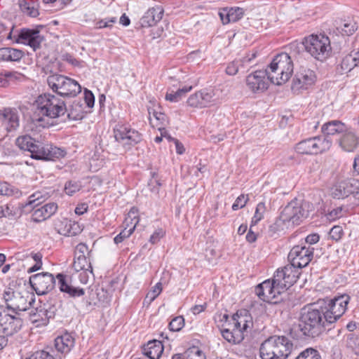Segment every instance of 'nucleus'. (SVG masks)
<instances>
[{"label":"nucleus","mask_w":359,"mask_h":359,"mask_svg":"<svg viewBox=\"0 0 359 359\" xmlns=\"http://www.w3.org/2000/svg\"><path fill=\"white\" fill-rule=\"evenodd\" d=\"M36 109L32 118L36 127L48 128L53 125L52 120L64 116L67 112L65 102L54 95L44 93L36 100Z\"/></svg>","instance_id":"nucleus-1"},{"label":"nucleus","mask_w":359,"mask_h":359,"mask_svg":"<svg viewBox=\"0 0 359 359\" xmlns=\"http://www.w3.org/2000/svg\"><path fill=\"white\" fill-rule=\"evenodd\" d=\"M323 312L318 304H311L301 309L299 327L304 336L314 338L325 330Z\"/></svg>","instance_id":"nucleus-2"},{"label":"nucleus","mask_w":359,"mask_h":359,"mask_svg":"<svg viewBox=\"0 0 359 359\" xmlns=\"http://www.w3.org/2000/svg\"><path fill=\"white\" fill-rule=\"evenodd\" d=\"M15 144L21 150L29 151L30 156L36 160L50 161L65 155L63 149L52 144H43L36 142L27 135L18 137Z\"/></svg>","instance_id":"nucleus-3"},{"label":"nucleus","mask_w":359,"mask_h":359,"mask_svg":"<svg viewBox=\"0 0 359 359\" xmlns=\"http://www.w3.org/2000/svg\"><path fill=\"white\" fill-rule=\"evenodd\" d=\"M293 344L285 336H273L265 340L260 346L262 359H286L290 354Z\"/></svg>","instance_id":"nucleus-4"},{"label":"nucleus","mask_w":359,"mask_h":359,"mask_svg":"<svg viewBox=\"0 0 359 359\" xmlns=\"http://www.w3.org/2000/svg\"><path fill=\"white\" fill-rule=\"evenodd\" d=\"M266 71L269 72L270 81L276 85H282L287 82L294 71L293 62L290 55L286 53L277 55Z\"/></svg>","instance_id":"nucleus-5"},{"label":"nucleus","mask_w":359,"mask_h":359,"mask_svg":"<svg viewBox=\"0 0 359 359\" xmlns=\"http://www.w3.org/2000/svg\"><path fill=\"white\" fill-rule=\"evenodd\" d=\"M313 209V204L309 201L294 199L283 208L279 219L283 223L298 225L309 217Z\"/></svg>","instance_id":"nucleus-6"},{"label":"nucleus","mask_w":359,"mask_h":359,"mask_svg":"<svg viewBox=\"0 0 359 359\" xmlns=\"http://www.w3.org/2000/svg\"><path fill=\"white\" fill-rule=\"evenodd\" d=\"M3 299L6 304V311L20 315V312L27 311L34 302V295L26 290L18 292L8 288L3 293Z\"/></svg>","instance_id":"nucleus-7"},{"label":"nucleus","mask_w":359,"mask_h":359,"mask_svg":"<svg viewBox=\"0 0 359 359\" xmlns=\"http://www.w3.org/2000/svg\"><path fill=\"white\" fill-rule=\"evenodd\" d=\"M303 45L307 53L320 61L326 60L332 52L330 39L323 34H312L305 38Z\"/></svg>","instance_id":"nucleus-8"},{"label":"nucleus","mask_w":359,"mask_h":359,"mask_svg":"<svg viewBox=\"0 0 359 359\" xmlns=\"http://www.w3.org/2000/svg\"><path fill=\"white\" fill-rule=\"evenodd\" d=\"M47 83L53 92L62 97H75L81 91L76 81L61 74L48 76Z\"/></svg>","instance_id":"nucleus-9"},{"label":"nucleus","mask_w":359,"mask_h":359,"mask_svg":"<svg viewBox=\"0 0 359 359\" xmlns=\"http://www.w3.org/2000/svg\"><path fill=\"white\" fill-rule=\"evenodd\" d=\"M331 146L332 141L327 136H316L300 141L294 149L300 154L313 155L326 151Z\"/></svg>","instance_id":"nucleus-10"},{"label":"nucleus","mask_w":359,"mask_h":359,"mask_svg":"<svg viewBox=\"0 0 359 359\" xmlns=\"http://www.w3.org/2000/svg\"><path fill=\"white\" fill-rule=\"evenodd\" d=\"M115 140L123 147L130 149L140 142L142 136L137 130L131 128L130 126L118 123L114 129Z\"/></svg>","instance_id":"nucleus-11"},{"label":"nucleus","mask_w":359,"mask_h":359,"mask_svg":"<svg viewBox=\"0 0 359 359\" xmlns=\"http://www.w3.org/2000/svg\"><path fill=\"white\" fill-rule=\"evenodd\" d=\"M275 276L272 280H265L255 288V293L260 299L266 302L276 303L275 299L285 291L283 286L277 284Z\"/></svg>","instance_id":"nucleus-12"},{"label":"nucleus","mask_w":359,"mask_h":359,"mask_svg":"<svg viewBox=\"0 0 359 359\" xmlns=\"http://www.w3.org/2000/svg\"><path fill=\"white\" fill-rule=\"evenodd\" d=\"M22 326V320L20 315L9 313L0 308V332L7 337L17 333Z\"/></svg>","instance_id":"nucleus-13"},{"label":"nucleus","mask_w":359,"mask_h":359,"mask_svg":"<svg viewBox=\"0 0 359 359\" xmlns=\"http://www.w3.org/2000/svg\"><path fill=\"white\" fill-rule=\"evenodd\" d=\"M316 81V75L314 71L304 66H300L293 78L292 90L294 93H299L302 90H307Z\"/></svg>","instance_id":"nucleus-14"},{"label":"nucleus","mask_w":359,"mask_h":359,"mask_svg":"<svg viewBox=\"0 0 359 359\" xmlns=\"http://www.w3.org/2000/svg\"><path fill=\"white\" fill-rule=\"evenodd\" d=\"M300 269L291 262L283 268L278 269L274 274L277 284L282 285L286 290L297 282L300 275Z\"/></svg>","instance_id":"nucleus-15"},{"label":"nucleus","mask_w":359,"mask_h":359,"mask_svg":"<svg viewBox=\"0 0 359 359\" xmlns=\"http://www.w3.org/2000/svg\"><path fill=\"white\" fill-rule=\"evenodd\" d=\"M29 283L39 295L45 294L51 291L55 285V278L48 272H43L30 276Z\"/></svg>","instance_id":"nucleus-16"},{"label":"nucleus","mask_w":359,"mask_h":359,"mask_svg":"<svg viewBox=\"0 0 359 359\" xmlns=\"http://www.w3.org/2000/svg\"><path fill=\"white\" fill-rule=\"evenodd\" d=\"M231 320L234 327L232 331L226 328L221 330V333L227 341L238 344L243 339V332L246 330L248 327V321L243 318L239 317L238 314L233 315Z\"/></svg>","instance_id":"nucleus-17"},{"label":"nucleus","mask_w":359,"mask_h":359,"mask_svg":"<svg viewBox=\"0 0 359 359\" xmlns=\"http://www.w3.org/2000/svg\"><path fill=\"white\" fill-rule=\"evenodd\" d=\"M269 72L265 70H257L246 77V86L253 93H262L269 88Z\"/></svg>","instance_id":"nucleus-18"},{"label":"nucleus","mask_w":359,"mask_h":359,"mask_svg":"<svg viewBox=\"0 0 359 359\" xmlns=\"http://www.w3.org/2000/svg\"><path fill=\"white\" fill-rule=\"evenodd\" d=\"M313 250V248L295 245L289 252L288 260L297 267L304 268L311 261Z\"/></svg>","instance_id":"nucleus-19"},{"label":"nucleus","mask_w":359,"mask_h":359,"mask_svg":"<svg viewBox=\"0 0 359 359\" xmlns=\"http://www.w3.org/2000/svg\"><path fill=\"white\" fill-rule=\"evenodd\" d=\"M57 307L54 304H43L36 309H32L29 313L30 320L38 325H46L50 318H53L56 313Z\"/></svg>","instance_id":"nucleus-20"},{"label":"nucleus","mask_w":359,"mask_h":359,"mask_svg":"<svg viewBox=\"0 0 359 359\" xmlns=\"http://www.w3.org/2000/svg\"><path fill=\"white\" fill-rule=\"evenodd\" d=\"M44 37L36 29H22L18 35L17 42L29 46L34 50L40 48Z\"/></svg>","instance_id":"nucleus-21"},{"label":"nucleus","mask_w":359,"mask_h":359,"mask_svg":"<svg viewBox=\"0 0 359 359\" xmlns=\"http://www.w3.org/2000/svg\"><path fill=\"white\" fill-rule=\"evenodd\" d=\"M215 103L212 90H203L191 95L187 100V104L191 107L204 108Z\"/></svg>","instance_id":"nucleus-22"},{"label":"nucleus","mask_w":359,"mask_h":359,"mask_svg":"<svg viewBox=\"0 0 359 359\" xmlns=\"http://www.w3.org/2000/svg\"><path fill=\"white\" fill-rule=\"evenodd\" d=\"M0 123L8 132L16 130L20 125L17 109L11 107L0 109Z\"/></svg>","instance_id":"nucleus-23"},{"label":"nucleus","mask_w":359,"mask_h":359,"mask_svg":"<svg viewBox=\"0 0 359 359\" xmlns=\"http://www.w3.org/2000/svg\"><path fill=\"white\" fill-rule=\"evenodd\" d=\"M33 212L32 214V220L34 222H41L53 215L57 210V205L55 203H48L40 208H33Z\"/></svg>","instance_id":"nucleus-24"},{"label":"nucleus","mask_w":359,"mask_h":359,"mask_svg":"<svg viewBox=\"0 0 359 359\" xmlns=\"http://www.w3.org/2000/svg\"><path fill=\"white\" fill-rule=\"evenodd\" d=\"M163 15V9L160 6L152 7L144 13L140 19V23L143 27H149L156 25Z\"/></svg>","instance_id":"nucleus-25"},{"label":"nucleus","mask_w":359,"mask_h":359,"mask_svg":"<svg viewBox=\"0 0 359 359\" xmlns=\"http://www.w3.org/2000/svg\"><path fill=\"white\" fill-rule=\"evenodd\" d=\"M338 143L343 151L353 152L359 145V138L353 132L346 130L339 139Z\"/></svg>","instance_id":"nucleus-26"},{"label":"nucleus","mask_w":359,"mask_h":359,"mask_svg":"<svg viewBox=\"0 0 359 359\" xmlns=\"http://www.w3.org/2000/svg\"><path fill=\"white\" fill-rule=\"evenodd\" d=\"M58 280L59 289L62 292L67 293L70 297H79L85 294L83 288L74 287L69 284L66 280V276L58 273L56 276Z\"/></svg>","instance_id":"nucleus-27"},{"label":"nucleus","mask_w":359,"mask_h":359,"mask_svg":"<svg viewBox=\"0 0 359 359\" xmlns=\"http://www.w3.org/2000/svg\"><path fill=\"white\" fill-rule=\"evenodd\" d=\"M163 349L162 342L157 339L149 341L142 347L143 353L150 359H159Z\"/></svg>","instance_id":"nucleus-28"},{"label":"nucleus","mask_w":359,"mask_h":359,"mask_svg":"<svg viewBox=\"0 0 359 359\" xmlns=\"http://www.w3.org/2000/svg\"><path fill=\"white\" fill-rule=\"evenodd\" d=\"M349 301L350 297L346 294H344L331 299L327 306H328L329 309H332L334 313H337V316L341 317L346 311Z\"/></svg>","instance_id":"nucleus-29"},{"label":"nucleus","mask_w":359,"mask_h":359,"mask_svg":"<svg viewBox=\"0 0 359 359\" xmlns=\"http://www.w3.org/2000/svg\"><path fill=\"white\" fill-rule=\"evenodd\" d=\"M74 338L70 334L65 333L55 339V347L58 352L67 354L74 346Z\"/></svg>","instance_id":"nucleus-30"},{"label":"nucleus","mask_w":359,"mask_h":359,"mask_svg":"<svg viewBox=\"0 0 359 359\" xmlns=\"http://www.w3.org/2000/svg\"><path fill=\"white\" fill-rule=\"evenodd\" d=\"M322 131L326 135L344 133L347 130L346 126L340 121L334 120L325 123L322 126Z\"/></svg>","instance_id":"nucleus-31"},{"label":"nucleus","mask_w":359,"mask_h":359,"mask_svg":"<svg viewBox=\"0 0 359 359\" xmlns=\"http://www.w3.org/2000/svg\"><path fill=\"white\" fill-rule=\"evenodd\" d=\"M351 184H349V179L342 180L336 183L332 188V195L335 198H345L350 196L349 188Z\"/></svg>","instance_id":"nucleus-32"},{"label":"nucleus","mask_w":359,"mask_h":359,"mask_svg":"<svg viewBox=\"0 0 359 359\" xmlns=\"http://www.w3.org/2000/svg\"><path fill=\"white\" fill-rule=\"evenodd\" d=\"M24 55V53L13 48H0V60L1 61H19Z\"/></svg>","instance_id":"nucleus-33"},{"label":"nucleus","mask_w":359,"mask_h":359,"mask_svg":"<svg viewBox=\"0 0 359 359\" xmlns=\"http://www.w3.org/2000/svg\"><path fill=\"white\" fill-rule=\"evenodd\" d=\"M73 268L76 271L86 270L93 275L90 257H74Z\"/></svg>","instance_id":"nucleus-34"},{"label":"nucleus","mask_w":359,"mask_h":359,"mask_svg":"<svg viewBox=\"0 0 359 359\" xmlns=\"http://www.w3.org/2000/svg\"><path fill=\"white\" fill-rule=\"evenodd\" d=\"M20 10L26 15L35 18L39 15V12L37 6L32 0H19Z\"/></svg>","instance_id":"nucleus-35"},{"label":"nucleus","mask_w":359,"mask_h":359,"mask_svg":"<svg viewBox=\"0 0 359 359\" xmlns=\"http://www.w3.org/2000/svg\"><path fill=\"white\" fill-rule=\"evenodd\" d=\"M192 86H183L178 88L176 91L170 90L165 95V99L170 102H177L180 101L182 97H185L187 93L191 91Z\"/></svg>","instance_id":"nucleus-36"},{"label":"nucleus","mask_w":359,"mask_h":359,"mask_svg":"<svg viewBox=\"0 0 359 359\" xmlns=\"http://www.w3.org/2000/svg\"><path fill=\"white\" fill-rule=\"evenodd\" d=\"M48 197L49 195L46 192L36 191L29 197L27 203H26L23 207L33 205L34 208H35L44 202Z\"/></svg>","instance_id":"nucleus-37"},{"label":"nucleus","mask_w":359,"mask_h":359,"mask_svg":"<svg viewBox=\"0 0 359 359\" xmlns=\"http://www.w3.org/2000/svg\"><path fill=\"white\" fill-rule=\"evenodd\" d=\"M346 346L355 355H359V337L353 333L346 335Z\"/></svg>","instance_id":"nucleus-38"},{"label":"nucleus","mask_w":359,"mask_h":359,"mask_svg":"<svg viewBox=\"0 0 359 359\" xmlns=\"http://www.w3.org/2000/svg\"><path fill=\"white\" fill-rule=\"evenodd\" d=\"M320 307L323 311V318L326 326L337 322L341 318V316H337V313H334L332 309H329L328 306H320Z\"/></svg>","instance_id":"nucleus-39"},{"label":"nucleus","mask_w":359,"mask_h":359,"mask_svg":"<svg viewBox=\"0 0 359 359\" xmlns=\"http://www.w3.org/2000/svg\"><path fill=\"white\" fill-rule=\"evenodd\" d=\"M137 224L138 220H137L134 225L128 229H127V227H124V229L114 238V243L116 244H118L123 242L126 238L130 237Z\"/></svg>","instance_id":"nucleus-40"},{"label":"nucleus","mask_w":359,"mask_h":359,"mask_svg":"<svg viewBox=\"0 0 359 359\" xmlns=\"http://www.w3.org/2000/svg\"><path fill=\"white\" fill-rule=\"evenodd\" d=\"M137 212V209L134 207L130 210L123 222L124 227H127L128 229L134 225L137 220L140 221Z\"/></svg>","instance_id":"nucleus-41"},{"label":"nucleus","mask_w":359,"mask_h":359,"mask_svg":"<svg viewBox=\"0 0 359 359\" xmlns=\"http://www.w3.org/2000/svg\"><path fill=\"white\" fill-rule=\"evenodd\" d=\"M186 359H206L204 353L196 346L188 348L184 352Z\"/></svg>","instance_id":"nucleus-42"},{"label":"nucleus","mask_w":359,"mask_h":359,"mask_svg":"<svg viewBox=\"0 0 359 359\" xmlns=\"http://www.w3.org/2000/svg\"><path fill=\"white\" fill-rule=\"evenodd\" d=\"M162 284L161 283H157L154 287L147 294L144 299V302L151 304L161 292Z\"/></svg>","instance_id":"nucleus-43"},{"label":"nucleus","mask_w":359,"mask_h":359,"mask_svg":"<svg viewBox=\"0 0 359 359\" xmlns=\"http://www.w3.org/2000/svg\"><path fill=\"white\" fill-rule=\"evenodd\" d=\"M266 212V205L263 202H260L257 204L255 215L252 219L251 223L252 224H257L264 217V215Z\"/></svg>","instance_id":"nucleus-44"},{"label":"nucleus","mask_w":359,"mask_h":359,"mask_svg":"<svg viewBox=\"0 0 359 359\" xmlns=\"http://www.w3.org/2000/svg\"><path fill=\"white\" fill-rule=\"evenodd\" d=\"M296 359H321V356L317 350L309 348L302 351Z\"/></svg>","instance_id":"nucleus-45"},{"label":"nucleus","mask_w":359,"mask_h":359,"mask_svg":"<svg viewBox=\"0 0 359 359\" xmlns=\"http://www.w3.org/2000/svg\"><path fill=\"white\" fill-rule=\"evenodd\" d=\"M228 13H229L230 22H234L243 18L244 10L240 7H231L228 8Z\"/></svg>","instance_id":"nucleus-46"},{"label":"nucleus","mask_w":359,"mask_h":359,"mask_svg":"<svg viewBox=\"0 0 359 359\" xmlns=\"http://www.w3.org/2000/svg\"><path fill=\"white\" fill-rule=\"evenodd\" d=\"M340 29L343 34L346 35H351L357 29L356 23L353 20L345 21L341 26Z\"/></svg>","instance_id":"nucleus-47"},{"label":"nucleus","mask_w":359,"mask_h":359,"mask_svg":"<svg viewBox=\"0 0 359 359\" xmlns=\"http://www.w3.org/2000/svg\"><path fill=\"white\" fill-rule=\"evenodd\" d=\"M184 325V319L182 316L175 317L169 323V328L171 331L178 332Z\"/></svg>","instance_id":"nucleus-48"},{"label":"nucleus","mask_w":359,"mask_h":359,"mask_svg":"<svg viewBox=\"0 0 359 359\" xmlns=\"http://www.w3.org/2000/svg\"><path fill=\"white\" fill-rule=\"evenodd\" d=\"M91 250L83 243H79L75 248L74 257H90Z\"/></svg>","instance_id":"nucleus-49"},{"label":"nucleus","mask_w":359,"mask_h":359,"mask_svg":"<svg viewBox=\"0 0 359 359\" xmlns=\"http://www.w3.org/2000/svg\"><path fill=\"white\" fill-rule=\"evenodd\" d=\"M345 212L346 211L344 210L343 207H337L330 211L326 215V217L329 221H334L343 217Z\"/></svg>","instance_id":"nucleus-50"},{"label":"nucleus","mask_w":359,"mask_h":359,"mask_svg":"<svg viewBox=\"0 0 359 359\" xmlns=\"http://www.w3.org/2000/svg\"><path fill=\"white\" fill-rule=\"evenodd\" d=\"M341 69L344 72H350L355 67H357L355 62H353V59L347 55L345 56L340 65Z\"/></svg>","instance_id":"nucleus-51"},{"label":"nucleus","mask_w":359,"mask_h":359,"mask_svg":"<svg viewBox=\"0 0 359 359\" xmlns=\"http://www.w3.org/2000/svg\"><path fill=\"white\" fill-rule=\"evenodd\" d=\"M81 187L80 182L69 181L65 184V191L69 196H72L79 191Z\"/></svg>","instance_id":"nucleus-52"},{"label":"nucleus","mask_w":359,"mask_h":359,"mask_svg":"<svg viewBox=\"0 0 359 359\" xmlns=\"http://www.w3.org/2000/svg\"><path fill=\"white\" fill-rule=\"evenodd\" d=\"M249 200L248 195L241 194L232 205L233 210H237L244 208Z\"/></svg>","instance_id":"nucleus-53"},{"label":"nucleus","mask_w":359,"mask_h":359,"mask_svg":"<svg viewBox=\"0 0 359 359\" xmlns=\"http://www.w3.org/2000/svg\"><path fill=\"white\" fill-rule=\"evenodd\" d=\"M27 359H55V358L48 351H39L32 353Z\"/></svg>","instance_id":"nucleus-54"},{"label":"nucleus","mask_w":359,"mask_h":359,"mask_svg":"<svg viewBox=\"0 0 359 359\" xmlns=\"http://www.w3.org/2000/svg\"><path fill=\"white\" fill-rule=\"evenodd\" d=\"M349 184L352 187L349 188L350 196L352 195L356 199H359V180L349 179Z\"/></svg>","instance_id":"nucleus-55"},{"label":"nucleus","mask_w":359,"mask_h":359,"mask_svg":"<svg viewBox=\"0 0 359 359\" xmlns=\"http://www.w3.org/2000/svg\"><path fill=\"white\" fill-rule=\"evenodd\" d=\"M116 22V18H105L104 20H100L96 22V28L97 29H102L107 27H111L113 24Z\"/></svg>","instance_id":"nucleus-56"},{"label":"nucleus","mask_w":359,"mask_h":359,"mask_svg":"<svg viewBox=\"0 0 359 359\" xmlns=\"http://www.w3.org/2000/svg\"><path fill=\"white\" fill-rule=\"evenodd\" d=\"M256 57V54L253 53L252 54L251 57L250 56H245L243 57L242 59L236 60L237 63L239 64L240 66V71L245 72L248 67V64L251 62L252 59H254Z\"/></svg>","instance_id":"nucleus-57"},{"label":"nucleus","mask_w":359,"mask_h":359,"mask_svg":"<svg viewBox=\"0 0 359 359\" xmlns=\"http://www.w3.org/2000/svg\"><path fill=\"white\" fill-rule=\"evenodd\" d=\"M343 233V229L340 226H334L330 231V236L334 241H339Z\"/></svg>","instance_id":"nucleus-58"},{"label":"nucleus","mask_w":359,"mask_h":359,"mask_svg":"<svg viewBox=\"0 0 359 359\" xmlns=\"http://www.w3.org/2000/svg\"><path fill=\"white\" fill-rule=\"evenodd\" d=\"M165 232L163 229H158L150 236L149 242L152 244H156L165 236Z\"/></svg>","instance_id":"nucleus-59"},{"label":"nucleus","mask_w":359,"mask_h":359,"mask_svg":"<svg viewBox=\"0 0 359 359\" xmlns=\"http://www.w3.org/2000/svg\"><path fill=\"white\" fill-rule=\"evenodd\" d=\"M239 71L240 66L239 64L237 63L236 60L230 62L226 68V74L231 76L236 75Z\"/></svg>","instance_id":"nucleus-60"},{"label":"nucleus","mask_w":359,"mask_h":359,"mask_svg":"<svg viewBox=\"0 0 359 359\" xmlns=\"http://www.w3.org/2000/svg\"><path fill=\"white\" fill-rule=\"evenodd\" d=\"M14 191L12 187L6 182L0 183V195L12 196Z\"/></svg>","instance_id":"nucleus-61"},{"label":"nucleus","mask_w":359,"mask_h":359,"mask_svg":"<svg viewBox=\"0 0 359 359\" xmlns=\"http://www.w3.org/2000/svg\"><path fill=\"white\" fill-rule=\"evenodd\" d=\"M84 100L88 107L91 108L93 107L95 102L94 95L90 90L86 88L84 90Z\"/></svg>","instance_id":"nucleus-62"},{"label":"nucleus","mask_w":359,"mask_h":359,"mask_svg":"<svg viewBox=\"0 0 359 359\" xmlns=\"http://www.w3.org/2000/svg\"><path fill=\"white\" fill-rule=\"evenodd\" d=\"M11 28H7L3 23L0 22V39H11Z\"/></svg>","instance_id":"nucleus-63"},{"label":"nucleus","mask_w":359,"mask_h":359,"mask_svg":"<svg viewBox=\"0 0 359 359\" xmlns=\"http://www.w3.org/2000/svg\"><path fill=\"white\" fill-rule=\"evenodd\" d=\"M348 55L353 59V62L355 63L357 67H359V44L354 46Z\"/></svg>","instance_id":"nucleus-64"}]
</instances>
